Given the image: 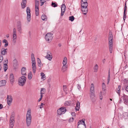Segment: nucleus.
I'll use <instances>...</instances> for the list:
<instances>
[{
    "instance_id": "f257e3e1",
    "label": "nucleus",
    "mask_w": 128,
    "mask_h": 128,
    "mask_svg": "<svg viewBox=\"0 0 128 128\" xmlns=\"http://www.w3.org/2000/svg\"><path fill=\"white\" fill-rule=\"evenodd\" d=\"M108 45L109 48V51L110 53L112 52L113 48V38L112 33L110 32L108 36Z\"/></svg>"
},
{
    "instance_id": "f03ea898",
    "label": "nucleus",
    "mask_w": 128,
    "mask_h": 128,
    "mask_svg": "<svg viewBox=\"0 0 128 128\" xmlns=\"http://www.w3.org/2000/svg\"><path fill=\"white\" fill-rule=\"evenodd\" d=\"M26 78L24 76H22L18 79V84L20 86H23L26 82Z\"/></svg>"
},
{
    "instance_id": "7ed1b4c3",
    "label": "nucleus",
    "mask_w": 128,
    "mask_h": 128,
    "mask_svg": "<svg viewBox=\"0 0 128 128\" xmlns=\"http://www.w3.org/2000/svg\"><path fill=\"white\" fill-rule=\"evenodd\" d=\"M90 92V98L92 99H93L95 97V96L94 94V86L93 84L91 85Z\"/></svg>"
},
{
    "instance_id": "20e7f679",
    "label": "nucleus",
    "mask_w": 128,
    "mask_h": 128,
    "mask_svg": "<svg viewBox=\"0 0 128 128\" xmlns=\"http://www.w3.org/2000/svg\"><path fill=\"white\" fill-rule=\"evenodd\" d=\"M53 38V34L50 33H48L46 35L45 39L48 42H50L52 40Z\"/></svg>"
},
{
    "instance_id": "39448f33",
    "label": "nucleus",
    "mask_w": 128,
    "mask_h": 128,
    "mask_svg": "<svg viewBox=\"0 0 128 128\" xmlns=\"http://www.w3.org/2000/svg\"><path fill=\"white\" fill-rule=\"evenodd\" d=\"M14 115L13 114H12L10 119V128H12L14 126Z\"/></svg>"
},
{
    "instance_id": "423d86ee",
    "label": "nucleus",
    "mask_w": 128,
    "mask_h": 128,
    "mask_svg": "<svg viewBox=\"0 0 128 128\" xmlns=\"http://www.w3.org/2000/svg\"><path fill=\"white\" fill-rule=\"evenodd\" d=\"M30 10L29 7H28L26 8V12L27 14V19L28 22H30L31 20Z\"/></svg>"
},
{
    "instance_id": "0eeeda50",
    "label": "nucleus",
    "mask_w": 128,
    "mask_h": 128,
    "mask_svg": "<svg viewBox=\"0 0 128 128\" xmlns=\"http://www.w3.org/2000/svg\"><path fill=\"white\" fill-rule=\"evenodd\" d=\"M47 55L45 56L46 58L48 59L49 60H51L52 58V54L50 51H47Z\"/></svg>"
},
{
    "instance_id": "6e6552de",
    "label": "nucleus",
    "mask_w": 128,
    "mask_h": 128,
    "mask_svg": "<svg viewBox=\"0 0 128 128\" xmlns=\"http://www.w3.org/2000/svg\"><path fill=\"white\" fill-rule=\"evenodd\" d=\"M39 2L36 1L35 2V12L36 14V16H38L39 14Z\"/></svg>"
},
{
    "instance_id": "1a4fd4ad",
    "label": "nucleus",
    "mask_w": 128,
    "mask_h": 128,
    "mask_svg": "<svg viewBox=\"0 0 128 128\" xmlns=\"http://www.w3.org/2000/svg\"><path fill=\"white\" fill-rule=\"evenodd\" d=\"M16 30L15 28H14L13 30V42L15 43L16 42Z\"/></svg>"
},
{
    "instance_id": "9d476101",
    "label": "nucleus",
    "mask_w": 128,
    "mask_h": 128,
    "mask_svg": "<svg viewBox=\"0 0 128 128\" xmlns=\"http://www.w3.org/2000/svg\"><path fill=\"white\" fill-rule=\"evenodd\" d=\"M66 111V108L64 107H62L57 110V112L58 114L61 115L63 112Z\"/></svg>"
},
{
    "instance_id": "9b49d317",
    "label": "nucleus",
    "mask_w": 128,
    "mask_h": 128,
    "mask_svg": "<svg viewBox=\"0 0 128 128\" xmlns=\"http://www.w3.org/2000/svg\"><path fill=\"white\" fill-rule=\"evenodd\" d=\"M7 102L9 106L11 105L12 100V96L10 95H8L7 98Z\"/></svg>"
},
{
    "instance_id": "f8f14e48",
    "label": "nucleus",
    "mask_w": 128,
    "mask_h": 128,
    "mask_svg": "<svg viewBox=\"0 0 128 128\" xmlns=\"http://www.w3.org/2000/svg\"><path fill=\"white\" fill-rule=\"evenodd\" d=\"M17 29L18 32L20 33H22V24L20 21L17 22Z\"/></svg>"
},
{
    "instance_id": "ddd939ff",
    "label": "nucleus",
    "mask_w": 128,
    "mask_h": 128,
    "mask_svg": "<svg viewBox=\"0 0 128 128\" xmlns=\"http://www.w3.org/2000/svg\"><path fill=\"white\" fill-rule=\"evenodd\" d=\"M66 9V8L65 5L64 4H62L61 6V16L64 15Z\"/></svg>"
},
{
    "instance_id": "4468645a",
    "label": "nucleus",
    "mask_w": 128,
    "mask_h": 128,
    "mask_svg": "<svg viewBox=\"0 0 128 128\" xmlns=\"http://www.w3.org/2000/svg\"><path fill=\"white\" fill-rule=\"evenodd\" d=\"M26 118L32 120L31 111L30 110V109L28 110L26 114Z\"/></svg>"
},
{
    "instance_id": "2eb2a0df",
    "label": "nucleus",
    "mask_w": 128,
    "mask_h": 128,
    "mask_svg": "<svg viewBox=\"0 0 128 128\" xmlns=\"http://www.w3.org/2000/svg\"><path fill=\"white\" fill-rule=\"evenodd\" d=\"M81 8H87L88 6L87 2H84L81 1Z\"/></svg>"
},
{
    "instance_id": "dca6fc26",
    "label": "nucleus",
    "mask_w": 128,
    "mask_h": 128,
    "mask_svg": "<svg viewBox=\"0 0 128 128\" xmlns=\"http://www.w3.org/2000/svg\"><path fill=\"white\" fill-rule=\"evenodd\" d=\"M32 66L33 72L34 74L36 70V62L32 63Z\"/></svg>"
},
{
    "instance_id": "f3484780",
    "label": "nucleus",
    "mask_w": 128,
    "mask_h": 128,
    "mask_svg": "<svg viewBox=\"0 0 128 128\" xmlns=\"http://www.w3.org/2000/svg\"><path fill=\"white\" fill-rule=\"evenodd\" d=\"M9 79L11 83L12 84H13L14 81V75L13 74H10Z\"/></svg>"
},
{
    "instance_id": "a211bd4d",
    "label": "nucleus",
    "mask_w": 128,
    "mask_h": 128,
    "mask_svg": "<svg viewBox=\"0 0 128 128\" xmlns=\"http://www.w3.org/2000/svg\"><path fill=\"white\" fill-rule=\"evenodd\" d=\"M83 14H86L88 11V9L87 8H81Z\"/></svg>"
},
{
    "instance_id": "6ab92c4d",
    "label": "nucleus",
    "mask_w": 128,
    "mask_h": 128,
    "mask_svg": "<svg viewBox=\"0 0 128 128\" xmlns=\"http://www.w3.org/2000/svg\"><path fill=\"white\" fill-rule=\"evenodd\" d=\"M26 69L25 67L22 68L21 69V74L22 75L24 76L26 75Z\"/></svg>"
},
{
    "instance_id": "aec40b11",
    "label": "nucleus",
    "mask_w": 128,
    "mask_h": 128,
    "mask_svg": "<svg viewBox=\"0 0 128 128\" xmlns=\"http://www.w3.org/2000/svg\"><path fill=\"white\" fill-rule=\"evenodd\" d=\"M7 49H4L2 48V49L1 51V54L2 55H4L6 54L7 53Z\"/></svg>"
},
{
    "instance_id": "412c9836",
    "label": "nucleus",
    "mask_w": 128,
    "mask_h": 128,
    "mask_svg": "<svg viewBox=\"0 0 128 128\" xmlns=\"http://www.w3.org/2000/svg\"><path fill=\"white\" fill-rule=\"evenodd\" d=\"M5 62L6 64H4V70L5 72H6L8 68V66L7 65V64L8 63V60L7 59H6V60L5 61Z\"/></svg>"
},
{
    "instance_id": "4be33fe9",
    "label": "nucleus",
    "mask_w": 128,
    "mask_h": 128,
    "mask_svg": "<svg viewBox=\"0 0 128 128\" xmlns=\"http://www.w3.org/2000/svg\"><path fill=\"white\" fill-rule=\"evenodd\" d=\"M26 0H22L21 3V6L22 8H24L26 7Z\"/></svg>"
},
{
    "instance_id": "5701e85b",
    "label": "nucleus",
    "mask_w": 128,
    "mask_h": 128,
    "mask_svg": "<svg viewBox=\"0 0 128 128\" xmlns=\"http://www.w3.org/2000/svg\"><path fill=\"white\" fill-rule=\"evenodd\" d=\"M6 81L5 80H2L0 81V87L5 85Z\"/></svg>"
},
{
    "instance_id": "b1692460",
    "label": "nucleus",
    "mask_w": 128,
    "mask_h": 128,
    "mask_svg": "<svg viewBox=\"0 0 128 128\" xmlns=\"http://www.w3.org/2000/svg\"><path fill=\"white\" fill-rule=\"evenodd\" d=\"M78 128H86V125L85 124H78Z\"/></svg>"
},
{
    "instance_id": "393cba45",
    "label": "nucleus",
    "mask_w": 128,
    "mask_h": 128,
    "mask_svg": "<svg viewBox=\"0 0 128 128\" xmlns=\"http://www.w3.org/2000/svg\"><path fill=\"white\" fill-rule=\"evenodd\" d=\"M32 120L28 119H26V122L27 125L28 126H29L31 124Z\"/></svg>"
},
{
    "instance_id": "a878e982",
    "label": "nucleus",
    "mask_w": 128,
    "mask_h": 128,
    "mask_svg": "<svg viewBox=\"0 0 128 128\" xmlns=\"http://www.w3.org/2000/svg\"><path fill=\"white\" fill-rule=\"evenodd\" d=\"M80 103L79 101H77L76 103V110H78L80 108Z\"/></svg>"
},
{
    "instance_id": "bb28decb",
    "label": "nucleus",
    "mask_w": 128,
    "mask_h": 128,
    "mask_svg": "<svg viewBox=\"0 0 128 128\" xmlns=\"http://www.w3.org/2000/svg\"><path fill=\"white\" fill-rule=\"evenodd\" d=\"M45 89L44 88H42L41 89L40 94L41 95H42V94H44L45 92Z\"/></svg>"
},
{
    "instance_id": "cd10ccee",
    "label": "nucleus",
    "mask_w": 128,
    "mask_h": 128,
    "mask_svg": "<svg viewBox=\"0 0 128 128\" xmlns=\"http://www.w3.org/2000/svg\"><path fill=\"white\" fill-rule=\"evenodd\" d=\"M32 72H30L28 74V79L30 80H31L32 77Z\"/></svg>"
},
{
    "instance_id": "c85d7f7f",
    "label": "nucleus",
    "mask_w": 128,
    "mask_h": 128,
    "mask_svg": "<svg viewBox=\"0 0 128 128\" xmlns=\"http://www.w3.org/2000/svg\"><path fill=\"white\" fill-rule=\"evenodd\" d=\"M67 62V59L66 57H64L63 62V65H66Z\"/></svg>"
},
{
    "instance_id": "c756f323",
    "label": "nucleus",
    "mask_w": 128,
    "mask_h": 128,
    "mask_svg": "<svg viewBox=\"0 0 128 128\" xmlns=\"http://www.w3.org/2000/svg\"><path fill=\"white\" fill-rule=\"evenodd\" d=\"M63 87L64 91L65 92H67L68 91V89L66 86V85H64Z\"/></svg>"
},
{
    "instance_id": "7c9ffc66",
    "label": "nucleus",
    "mask_w": 128,
    "mask_h": 128,
    "mask_svg": "<svg viewBox=\"0 0 128 128\" xmlns=\"http://www.w3.org/2000/svg\"><path fill=\"white\" fill-rule=\"evenodd\" d=\"M42 19L44 21H46L47 20V17L45 15H42L41 17Z\"/></svg>"
},
{
    "instance_id": "2f4dec72",
    "label": "nucleus",
    "mask_w": 128,
    "mask_h": 128,
    "mask_svg": "<svg viewBox=\"0 0 128 128\" xmlns=\"http://www.w3.org/2000/svg\"><path fill=\"white\" fill-rule=\"evenodd\" d=\"M102 90L105 91L106 90V85L104 83H103L102 84Z\"/></svg>"
},
{
    "instance_id": "473e14b6",
    "label": "nucleus",
    "mask_w": 128,
    "mask_h": 128,
    "mask_svg": "<svg viewBox=\"0 0 128 128\" xmlns=\"http://www.w3.org/2000/svg\"><path fill=\"white\" fill-rule=\"evenodd\" d=\"M120 86H118V88L116 89V92L118 94H119V96L120 95Z\"/></svg>"
},
{
    "instance_id": "72a5a7b5",
    "label": "nucleus",
    "mask_w": 128,
    "mask_h": 128,
    "mask_svg": "<svg viewBox=\"0 0 128 128\" xmlns=\"http://www.w3.org/2000/svg\"><path fill=\"white\" fill-rule=\"evenodd\" d=\"M84 120H79L78 122V124H85L84 122V120H85L84 119Z\"/></svg>"
},
{
    "instance_id": "f704fd0d",
    "label": "nucleus",
    "mask_w": 128,
    "mask_h": 128,
    "mask_svg": "<svg viewBox=\"0 0 128 128\" xmlns=\"http://www.w3.org/2000/svg\"><path fill=\"white\" fill-rule=\"evenodd\" d=\"M67 70V66L66 65H63L62 68V70L63 72H64Z\"/></svg>"
},
{
    "instance_id": "c9c22d12",
    "label": "nucleus",
    "mask_w": 128,
    "mask_h": 128,
    "mask_svg": "<svg viewBox=\"0 0 128 128\" xmlns=\"http://www.w3.org/2000/svg\"><path fill=\"white\" fill-rule=\"evenodd\" d=\"M38 65L39 66L41 67V62L40 60L38 58Z\"/></svg>"
},
{
    "instance_id": "e433bc0d",
    "label": "nucleus",
    "mask_w": 128,
    "mask_h": 128,
    "mask_svg": "<svg viewBox=\"0 0 128 128\" xmlns=\"http://www.w3.org/2000/svg\"><path fill=\"white\" fill-rule=\"evenodd\" d=\"M98 68V66L97 64H96L94 66V72H97Z\"/></svg>"
},
{
    "instance_id": "4c0bfd02",
    "label": "nucleus",
    "mask_w": 128,
    "mask_h": 128,
    "mask_svg": "<svg viewBox=\"0 0 128 128\" xmlns=\"http://www.w3.org/2000/svg\"><path fill=\"white\" fill-rule=\"evenodd\" d=\"M52 6L54 7H56L58 6L57 4L55 2H52L51 4Z\"/></svg>"
},
{
    "instance_id": "58836bf2",
    "label": "nucleus",
    "mask_w": 128,
    "mask_h": 128,
    "mask_svg": "<svg viewBox=\"0 0 128 128\" xmlns=\"http://www.w3.org/2000/svg\"><path fill=\"white\" fill-rule=\"evenodd\" d=\"M128 97V96L125 95H124L123 96V100L125 102H128L127 100L126 99V98Z\"/></svg>"
},
{
    "instance_id": "ea45409f",
    "label": "nucleus",
    "mask_w": 128,
    "mask_h": 128,
    "mask_svg": "<svg viewBox=\"0 0 128 128\" xmlns=\"http://www.w3.org/2000/svg\"><path fill=\"white\" fill-rule=\"evenodd\" d=\"M40 75L42 76L41 79H43L46 77L45 74L44 73L42 72H41Z\"/></svg>"
},
{
    "instance_id": "a19ab883",
    "label": "nucleus",
    "mask_w": 128,
    "mask_h": 128,
    "mask_svg": "<svg viewBox=\"0 0 128 128\" xmlns=\"http://www.w3.org/2000/svg\"><path fill=\"white\" fill-rule=\"evenodd\" d=\"M69 18V20L71 21V22H72L74 21V17L73 16H70Z\"/></svg>"
},
{
    "instance_id": "79ce46f5",
    "label": "nucleus",
    "mask_w": 128,
    "mask_h": 128,
    "mask_svg": "<svg viewBox=\"0 0 128 128\" xmlns=\"http://www.w3.org/2000/svg\"><path fill=\"white\" fill-rule=\"evenodd\" d=\"M70 103V102H68V101H66L65 102V105L66 106H69Z\"/></svg>"
},
{
    "instance_id": "37998d69",
    "label": "nucleus",
    "mask_w": 128,
    "mask_h": 128,
    "mask_svg": "<svg viewBox=\"0 0 128 128\" xmlns=\"http://www.w3.org/2000/svg\"><path fill=\"white\" fill-rule=\"evenodd\" d=\"M126 12H124V16H123V19L124 20L126 18Z\"/></svg>"
},
{
    "instance_id": "c03bdc74",
    "label": "nucleus",
    "mask_w": 128,
    "mask_h": 128,
    "mask_svg": "<svg viewBox=\"0 0 128 128\" xmlns=\"http://www.w3.org/2000/svg\"><path fill=\"white\" fill-rule=\"evenodd\" d=\"M74 120V118L73 117L72 118H70L69 120V122H72Z\"/></svg>"
},
{
    "instance_id": "a18cd8bd",
    "label": "nucleus",
    "mask_w": 128,
    "mask_h": 128,
    "mask_svg": "<svg viewBox=\"0 0 128 128\" xmlns=\"http://www.w3.org/2000/svg\"><path fill=\"white\" fill-rule=\"evenodd\" d=\"M125 90L128 92V85L126 86L125 88Z\"/></svg>"
},
{
    "instance_id": "49530a36",
    "label": "nucleus",
    "mask_w": 128,
    "mask_h": 128,
    "mask_svg": "<svg viewBox=\"0 0 128 128\" xmlns=\"http://www.w3.org/2000/svg\"><path fill=\"white\" fill-rule=\"evenodd\" d=\"M44 104L43 103H42L40 105V108H41L43 107V105H44Z\"/></svg>"
},
{
    "instance_id": "de8ad7c7",
    "label": "nucleus",
    "mask_w": 128,
    "mask_h": 128,
    "mask_svg": "<svg viewBox=\"0 0 128 128\" xmlns=\"http://www.w3.org/2000/svg\"><path fill=\"white\" fill-rule=\"evenodd\" d=\"M125 7L124 8V12H126V10H127V7H126V3L125 4Z\"/></svg>"
},
{
    "instance_id": "09e8293b",
    "label": "nucleus",
    "mask_w": 128,
    "mask_h": 128,
    "mask_svg": "<svg viewBox=\"0 0 128 128\" xmlns=\"http://www.w3.org/2000/svg\"><path fill=\"white\" fill-rule=\"evenodd\" d=\"M2 42L3 43H5V44L8 42V41L6 39H4L2 40Z\"/></svg>"
},
{
    "instance_id": "8fccbe9b",
    "label": "nucleus",
    "mask_w": 128,
    "mask_h": 128,
    "mask_svg": "<svg viewBox=\"0 0 128 128\" xmlns=\"http://www.w3.org/2000/svg\"><path fill=\"white\" fill-rule=\"evenodd\" d=\"M32 59V63H34L36 62L35 58H31Z\"/></svg>"
},
{
    "instance_id": "3c124183",
    "label": "nucleus",
    "mask_w": 128,
    "mask_h": 128,
    "mask_svg": "<svg viewBox=\"0 0 128 128\" xmlns=\"http://www.w3.org/2000/svg\"><path fill=\"white\" fill-rule=\"evenodd\" d=\"M71 114L73 116H76V114L74 112H72L71 113Z\"/></svg>"
},
{
    "instance_id": "603ef678",
    "label": "nucleus",
    "mask_w": 128,
    "mask_h": 128,
    "mask_svg": "<svg viewBox=\"0 0 128 128\" xmlns=\"http://www.w3.org/2000/svg\"><path fill=\"white\" fill-rule=\"evenodd\" d=\"M35 58L34 57V54L33 53H32L31 54V58Z\"/></svg>"
},
{
    "instance_id": "864d4df0",
    "label": "nucleus",
    "mask_w": 128,
    "mask_h": 128,
    "mask_svg": "<svg viewBox=\"0 0 128 128\" xmlns=\"http://www.w3.org/2000/svg\"><path fill=\"white\" fill-rule=\"evenodd\" d=\"M43 95H42V96H40V98L38 100V101L39 102H40V101L42 100V97H43Z\"/></svg>"
},
{
    "instance_id": "5fc2aeb1",
    "label": "nucleus",
    "mask_w": 128,
    "mask_h": 128,
    "mask_svg": "<svg viewBox=\"0 0 128 128\" xmlns=\"http://www.w3.org/2000/svg\"><path fill=\"white\" fill-rule=\"evenodd\" d=\"M77 87L79 89H80L81 88V86H80V85L79 84H78L77 85Z\"/></svg>"
},
{
    "instance_id": "6e6d98bb",
    "label": "nucleus",
    "mask_w": 128,
    "mask_h": 128,
    "mask_svg": "<svg viewBox=\"0 0 128 128\" xmlns=\"http://www.w3.org/2000/svg\"><path fill=\"white\" fill-rule=\"evenodd\" d=\"M8 45V42L6 43L4 45V46L5 47H6Z\"/></svg>"
},
{
    "instance_id": "4d7b16f0",
    "label": "nucleus",
    "mask_w": 128,
    "mask_h": 128,
    "mask_svg": "<svg viewBox=\"0 0 128 128\" xmlns=\"http://www.w3.org/2000/svg\"><path fill=\"white\" fill-rule=\"evenodd\" d=\"M3 108V105L2 104H0V109H2Z\"/></svg>"
},
{
    "instance_id": "13d9d810",
    "label": "nucleus",
    "mask_w": 128,
    "mask_h": 128,
    "mask_svg": "<svg viewBox=\"0 0 128 128\" xmlns=\"http://www.w3.org/2000/svg\"><path fill=\"white\" fill-rule=\"evenodd\" d=\"M45 2V1H44V2H41V6H42Z\"/></svg>"
},
{
    "instance_id": "bf43d9fd",
    "label": "nucleus",
    "mask_w": 128,
    "mask_h": 128,
    "mask_svg": "<svg viewBox=\"0 0 128 128\" xmlns=\"http://www.w3.org/2000/svg\"><path fill=\"white\" fill-rule=\"evenodd\" d=\"M110 76H108V80H110Z\"/></svg>"
},
{
    "instance_id": "052dcab7",
    "label": "nucleus",
    "mask_w": 128,
    "mask_h": 128,
    "mask_svg": "<svg viewBox=\"0 0 128 128\" xmlns=\"http://www.w3.org/2000/svg\"><path fill=\"white\" fill-rule=\"evenodd\" d=\"M124 82L126 83L127 82V80H126V79H124Z\"/></svg>"
},
{
    "instance_id": "680f3d73",
    "label": "nucleus",
    "mask_w": 128,
    "mask_h": 128,
    "mask_svg": "<svg viewBox=\"0 0 128 128\" xmlns=\"http://www.w3.org/2000/svg\"><path fill=\"white\" fill-rule=\"evenodd\" d=\"M51 78H49L48 79V82H50V81Z\"/></svg>"
},
{
    "instance_id": "e2e57ef3",
    "label": "nucleus",
    "mask_w": 128,
    "mask_h": 128,
    "mask_svg": "<svg viewBox=\"0 0 128 128\" xmlns=\"http://www.w3.org/2000/svg\"><path fill=\"white\" fill-rule=\"evenodd\" d=\"M110 71L109 70H108V76H110Z\"/></svg>"
},
{
    "instance_id": "0e129e2a",
    "label": "nucleus",
    "mask_w": 128,
    "mask_h": 128,
    "mask_svg": "<svg viewBox=\"0 0 128 128\" xmlns=\"http://www.w3.org/2000/svg\"><path fill=\"white\" fill-rule=\"evenodd\" d=\"M105 61V59H104V60H103L102 61V62L104 63Z\"/></svg>"
},
{
    "instance_id": "69168bd1",
    "label": "nucleus",
    "mask_w": 128,
    "mask_h": 128,
    "mask_svg": "<svg viewBox=\"0 0 128 128\" xmlns=\"http://www.w3.org/2000/svg\"><path fill=\"white\" fill-rule=\"evenodd\" d=\"M100 100H102V96H100Z\"/></svg>"
},
{
    "instance_id": "338daca9",
    "label": "nucleus",
    "mask_w": 128,
    "mask_h": 128,
    "mask_svg": "<svg viewBox=\"0 0 128 128\" xmlns=\"http://www.w3.org/2000/svg\"><path fill=\"white\" fill-rule=\"evenodd\" d=\"M9 35L8 34H7L6 35V37L7 38H8L9 36Z\"/></svg>"
},
{
    "instance_id": "774afa93",
    "label": "nucleus",
    "mask_w": 128,
    "mask_h": 128,
    "mask_svg": "<svg viewBox=\"0 0 128 128\" xmlns=\"http://www.w3.org/2000/svg\"><path fill=\"white\" fill-rule=\"evenodd\" d=\"M45 0H40V2H44V1H45V2H46V1Z\"/></svg>"
}]
</instances>
